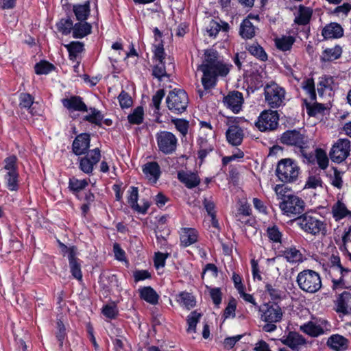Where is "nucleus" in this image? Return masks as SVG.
Instances as JSON below:
<instances>
[{"instance_id":"obj_42","label":"nucleus","mask_w":351,"mask_h":351,"mask_svg":"<svg viewBox=\"0 0 351 351\" xmlns=\"http://www.w3.org/2000/svg\"><path fill=\"white\" fill-rule=\"evenodd\" d=\"M19 173H5L4 179L6 187L11 191H16L19 189Z\"/></svg>"},{"instance_id":"obj_12","label":"nucleus","mask_w":351,"mask_h":351,"mask_svg":"<svg viewBox=\"0 0 351 351\" xmlns=\"http://www.w3.org/2000/svg\"><path fill=\"white\" fill-rule=\"evenodd\" d=\"M350 152V141L347 138H341L331 148L329 156L332 162L341 163L347 158Z\"/></svg>"},{"instance_id":"obj_34","label":"nucleus","mask_w":351,"mask_h":351,"mask_svg":"<svg viewBox=\"0 0 351 351\" xmlns=\"http://www.w3.org/2000/svg\"><path fill=\"white\" fill-rule=\"evenodd\" d=\"M197 144L199 148L198 151V158L201 160V162H203L207 155L213 151L214 147L208 143L206 138L203 137H200L197 140Z\"/></svg>"},{"instance_id":"obj_55","label":"nucleus","mask_w":351,"mask_h":351,"mask_svg":"<svg viewBox=\"0 0 351 351\" xmlns=\"http://www.w3.org/2000/svg\"><path fill=\"white\" fill-rule=\"evenodd\" d=\"M102 313L109 319H114L118 315V310L114 304H106L102 308Z\"/></svg>"},{"instance_id":"obj_62","label":"nucleus","mask_w":351,"mask_h":351,"mask_svg":"<svg viewBox=\"0 0 351 351\" xmlns=\"http://www.w3.org/2000/svg\"><path fill=\"white\" fill-rule=\"evenodd\" d=\"M58 331L56 332V338L59 341V346L60 348L63 346V341L66 337V328L61 320L57 322Z\"/></svg>"},{"instance_id":"obj_4","label":"nucleus","mask_w":351,"mask_h":351,"mask_svg":"<svg viewBox=\"0 0 351 351\" xmlns=\"http://www.w3.org/2000/svg\"><path fill=\"white\" fill-rule=\"evenodd\" d=\"M300 168L291 158L280 160L276 169V175L278 180L284 183L295 182L299 175Z\"/></svg>"},{"instance_id":"obj_25","label":"nucleus","mask_w":351,"mask_h":351,"mask_svg":"<svg viewBox=\"0 0 351 351\" xmlns=\"http://www.w3.org/2000/svg\"><path fill=\"white\" fill-rule=\"evenodd\" d=\"M331 213L336 221H339L346 217L351 218V211L347 208L346 204L341 200H338L332 205Z\"/></svg>"},{"instance_id":"obj_39","label":"nucleus","mask_w":351,"mask_h":351,"mask_svg":"<svg viewBox=\"0 0 351 351\" xmlns=\"http://www.w3.org/2000/svg\"><path fill=\"white\" fill-rule=\"evenodd\" d=\"M34 98L29 93H22L19 95V107L21 108H26L29 110V112L32 115L38 114L34 111V108H32L34 104Z\"/></svg>"},{"instance_id":"obj_23","label":"nucleus","mask_w":351,"mask_h":351,"mask_svg":"<svg viewBox=\"0 0 351 351\" xmlns=\"http://www.w3.org/2000/svg\"><path fill=\"white\" fill-rule=\"evenodd\" d=\"M282 342L292 350H297L299 346L306 343L305 338L296 332H289L287 337Z\"/></svg>"},{"instance_id":"obj_58","label":"nucleus","mask_w":351,"mask_h":351,"mask_svg":"<svg viewBox=\"0 0 351 351\" xmlns=\"http://www.w3.org/2000/svg\"><path fill=\"white\" fill-rule=\"evenodd\" d=\"M154 56L158 62H165V53L163 47V42L161 40L157 45H154Z\"/></svg>"},{"instance_id":"obj_63","label":"nucleus","mask_w":351,"mask_h":351,"mask_svg":"<svg viewBox=\"0 0 351 351\" xmlns=\"http://www.w3.org/2000/svg\"><path fill=\"white\" fill-rule=\"evenodd\" d=\"M332 78L330 76H324L320 77V80L317 85V91L319 94L323 95L325 88H329L330 83L332 82Z\"/></svg>"},{"instance_id":"obj_5","label":"nucleus","mask_w":351,"mask_h":351,"mask_svg":"<svg viewBox=\"0 0 351 351\" xmlns=\"http://www.w3.org/2000/svg\"><path fill=\"white\" fill-rule=\"evenodd\" d=\"M286 91L275 82L267 84L264 88L265 102L270 108H278L285 105Z\"/></svg>"},{"instance_id":"obj_14","label":"nucleus","mask_w":351,"mask_h":351,"mask_svg":"<svg viewBox=\"0 0 351 351\" xmlns=\"http://www.w3.org/2000/svg\"><path fill=\"white\" fill-rule=\"evenodd\" d=\"M264 306L265 309L262 311V320L265 322H280L282 320L283 312L277 303H266Z\"/></svg>"},{"instance_id":"obj_53","label":"nucleus","mask_w":351,"mask_h":351,"mask_svg":"<svg viewBox=\"0 0 351 351\" xmlns=\"http://www.w3.org/2000/svg\"><path fill=\"white\" fill-rule=\"evenodd\" d=\"M118 99L121 108H128L133 103L131 96L123 90L119 94Z\"/></svg>"},{"instance_id":"obj_56","label":"nucleus","mask_w":351,"mask_h":351,"mask_svg":"<svg viewBox=\"0 0 351 351\" xmlns=\"http://www.w3.org/2000/svg\"><path fill=\"white\" fill-rule=\"evenodd\" d=\"M172 122L174 123L176 129L183 135L185 136L188 133L189 130V121L181 119H176L172 120Z\"/></svg>"},{"instance_id":"obj_1","label":"nucleus","mask_w":351,"mask_h":351,"mask_svg":"<svg viewBox=\"0 0 351 351\" xmlns=\"http://www.w3.org/2000/svg\"><path fill=\"white\" fill-rule=\"evenodd\" d=\"M197 69L203 73L202 83L206 90L215 86L219 75L226 76L230 71L228 65L219 60V53L215 49L206 50L204 60Z\"/></svg>"},{"instance_id":"obj_17","label":"nucleus","mask_w":351,"mask_h":351,"mask_svg":"<svg viewBox=\"0 0 351 351\" xmlns=\"http://www.w3.org/2000/svg\"><path fill=\"white\" fill-rule=\"evenodd\" d=\"M337 313L348 315L351 313V292L345 291L339 295L335 301Z\"/></svg>"},{"instance_id":"obj_59","label":"nucleus","mask_w":351,"mask_h":351,"mask_svg":"<svg viewBox=\"0 0 351 351\" xmlns=\"http://www.w3.org/2000/svg\"><path fill=\"white\" fill-rule=\"evenodd\" d=\"M129 196H128V204L130 205L131 208L133 209L134 206L138 204V189L136 186H131L130 190L128 191Z\"/></svg>"},{"instance_id":"obj_16","label":"nucleus","mask_w":351,"mask_h":351,"mask_svg":"<svg viewBox=\"0 0 351 351\" xmlns=\"http://www.w3.org/2000/svg\"><path fill=\"white\" fill-rule=\"evenodd\" d=\"M223 101L227 108L231 110L234 113H238L241 110L244 99L241 93L233 90L229 92L223 97Z\"/></svg>"},{"instance_id":"obj_19","label":"nucleus","mask_w":351,"mask_h":351,"mask_svg":"<svg viewBox=\"0 0 351 351\" xmlns=\"http://www.w3.org/2000/svg\"><path fill=\"white\" fill-rule=\"evenodd\" d=\"M62 105L71 112H87L88 108L80 96H71L62 100Z\"/></svg>"},{"instance_id":"obj_38","label":"nucleus","mask_w":351,"mask_h":351,"mask_svg":"<svg viewBox=\"0 0 351 351\" xmlns=\"http://www.w3.org/2000/svg\"><path fill=\"white\" fill-rule=\"evenodd\" d=\"M246 49L251 55L261 61L265 62L267 60V54L266 53L264 49L258 43L248 45L247 47H246Z\"/></svg>"},{"instance_id":"obj_45","label":"nucleus","mask_w":351,"mask_h":351,"mask_svg":"<svg viewBox=\"0 0 351 351\" xmlns=\"http://www.w3.org/2000/svg\"><path fill=\"white\" fill-rule=\"evenodd\" d=\"M18 158L15 155H10L3 160L4 166L3 169L5 173H19L17 166Z\"/></svg>"},{"instance_id":"obj_60","label":"nucleus","mask_w":351,"mask_h":351,"mask_svg":"<svg viewBox=\"0 0 351 351\" xmlns=\"http://www.w3.org/2000/svg\"><path fill=\"white\" fill-rule=\"evenodd\" d=\"M104 115L102 114L97 113L96 114H86L83 117L82 120L101 127Z\"/></svg>"},{"instance_id":"obj_51","label":"nucleus","mask_w":351,"mask_h":351,"mask_svg":"<svg viewBox=\"0 0 351 351\" xmlns=\"http://www.w3.org/2000/svg\"><path fill=\"white\" fill-rule=\"evenodd\" d=\"M88 184V182L85 179L78 180L75 178H72L69 179V188L73 193H76L84 189Z\"/></svg>"},{"instance_id":"obj_64","label":"nucleus","mask_w":351,"mask_h":351,"mask_svg":"<svg viewBox=\"0 0 351 351\" xmlns=\"http://www.w3.org/2000/svg\"><path fill=\"white\" fill-rule=\"evenodd\" d=\"M274 191L278 196V199L282 201L287 198V196L293 195L292 194L287 195V193L289 191V189L285 186L284 184H276L274 187Z\"/></svg>"},{"instance_id":"obj_36","label":"nucleus","mask_w":351,"mask_h":351,"mask_svg":"<svg viewBox=\"0 0 351 351\" xmlns=\"http://www.w3.org/2000/svg\"><path fill=\"white\" fill-rule=\"evenodd\" d=\"M69 263L72 276L77 280H82V273L81 271V265L76 256H73V252L72 250L69 257Z\"/></svg>"},{"instance_id":"obj_28","label":"nucleus","mask_w":351,"mask_h":351,"mask_svg":"<svg viewBox=\"0 0 351 351\" xmlns=\"http://www.w3.org/2000/svg\"><path fill=\"white\" fill-rule=\"evenodd\" d=\"M143 173L149 180H153L154 183L158 180L161 171L159 165L156 162H149L144 165Z\"/></svg>"},{"instance_id":"obj_43","label":"nucleus","mask_w":351,"mask_h":351,"mask_svg":"<svg viewBox=\"0 0 351 351\" xmlns=\"http://www.w3.org/2000/svg\"><path fill=\"white\" fill-rule=\"evenodd\" d=\"M295 42V38L291 36H282L280 38L276 39V47L283 51L290 50Z\"/></svg>"},{"instance_id":"obj_24","label":"nucleus","mask_w":351,"mask_h":351,"mask_svg":"<svg viewBox=\"0 0 351 351\" xmlns=\"http://www.w3.org/2000/svg\"><path fill=\"white\" fill-rule=\"evenodd\" d=\"M180 235L181 245L184 247L189 246L197 241V231L194 228H183Z\"/></svg>"},{"instance_id":"obj_61","label":"nucleus","mask_w":351,"mask_h":351,"mask_svg":"<svg viewBox=\"0 0 351 351\" xmlns=\"http://www.w3.org/2000/svg\"><path fill=\"white\" fill-rule=\"evenodd\" d=\"M165 95V91L164 89H159L156 91V94L152 97V104L155 107V113H158L160 110V105L162 98Z\"/></svg>"},{"instance_id":"obj_2","label":"nucleus","mask_w":351,"mask_h":351,"mask_svg":"<svg viewBox=\"0 0 351 351\" xmlns=\"http://www.w3.org/2000/svg\"><path fill=\"white\" fill-rule=\"evenodd\" d=\"M297 225L306 234L316 237L326 236L327 234L326 223L307 213L302 214L295 219Z\"/></svg>"},{"instance_id":"obj_41","label":"nucleus","mask_w":351,"mask_h":351,"mask_svg":"<svg viewBox=\"0 0 351 351\" xmlns=\"http://www.w3.org/2000/svg\"><path fill=\"white\" fill-rule=\"evenodd\" d=\"M64 46L68 50L69 58L71 60H74L77 54L84 51V44L81 42L72 41Z\"/></svg>"},{"instance_id":"obj_8","label":"nucleus","mask_w":351,"mask_h":351,"mask_svg":"<svg viewBox=\"0 0 351 351\" xmlns=\"http://www.w3.org/2000/svg\"><path fill=\"white\" fill-rule=\"evenodd\" d=\"M279 114L277 111L265 110L258 117L255 126L261 132L274 131L278 125Z\"/></svg>"},{"instance_id":"obj_18","label":"nucleus","mask_w":351,"mask_h":351,"mask_svg":"<svg viewBox=\"0 0 351 351\" xmlns=\"http://www.w3.org/2000/svg\"><path fill=\"white\" fill-rule=\"evenodd\" d=\"M265 293L268 295L273 303L280 302L286 297L285 291L280 289V286L276 282H267L265 285Z\"/></svg>"},{"instance_id":"obj_52","label":"nucleus","mask_w":351,"mask_h":351,"mask_svg":"<svg viewBox=\"0 0 351 351\" xmlns=\"http://www.w3.org/2000/svg\"><path fill=\"white\" fill-rule=\"evenodd\" d=\"M330 268L334 271L339 270L341 274L343 275V273L348 274L350 270L348 269L344 268L341 265L340 258L338 256L332 255L330 259Z\"/></svg>"},{"instance_id":"obj_37","label":"nucleus","mask_w":351,"mask_h":351,"mask_svg":"<svg viewBox=\"0 0 351 351\" xmlns=\"http://www.w3.org/2000/svg\"><path fill=\"white\" fill-rule=\"evenodd\" d=\"M313 10L307 7L300 6L298 16L295 17L294 22L300 25H307L312 16Z\"/></svg>"},{"instance_id":"obj_30","label":"nucleus","mask_w":351,"mask_h":351,"mask_svg":"<svg viewBox=\"0 0 351 351\" xmlns=\"http://www.w3.org/2000/svg\"><path fill=\"white\" fill-rule=\"evenodd\" d=\"M92 26L86 21H79L74 24L73 29V37L75 38H82L91 33Z\"/></svg>"},{"instance_id":"obj_46","label":"nucleus","mask_w":351,"mask_h":351,"mask_svg":"<svg viewBox=\"0 0 351 351\" xmlns=\"http://www.w3.org/2000/svg\"><path fill=\"white\" fill-rule=\"evenodd\" d=\"M178 298V301L189 310L195 305L194 297L189 293L182 292Z\"/></svg>"},{"instance_id":"obj_49","label":"nucleus","mask_w":351,"mask_h":351,"mask_svg":"<svg viewBox=\"0 0 351 351\" xmlns=\"http://www.w3.org/2000/svg\"><path fill=\"white\" fill-rule=\"evenodd\" d=\"M35 73L38 75H46L55 69V66L47 61L43 60L36 64Z\"/></svg>"},{"instance_id":"obj_44","label":"nucleus","mask_w":351,"mask_h":351,"mask_svg":"<svg viewBox=\"0 0 351 351\" xmlns=\"http://www.w3.org/2000/svg\"><path fill=\"white\" fill-rule=\"evenodd\" d=\"M73 23L69 16L66 19H62L57 23V28L60 32H61L64 35L69 34L71 31L73 29Z\"/></svg>"},{"instance_id":"obj_27","label":"nucleus","mask_w":351,"mask_h":351,"mask_svg":"<svg viewBox=\"0 0 351 351\" xmlns=\"http://www.w3.org/2000/svg\"><path fill=\"white\" fill-rule=\"evenodd\" d=\"M178 180L189 189H193L200 182V179L194 173H187L184 171H179L178 173Z\"/></svg>"},{"instance_id":"obj_6","label":"nucleus","mask_w":351,"mask_h":351,"mask_svg":"<svg viewBox=\"0 0 351 351\" xmlns=\"http://www.w3.org/2000/svg\"><path fill=\"white\" fill-rule=\"evenodd\" d=\"M280 143L290 146H294L300 149L302 155L306 158L308 161H311L313 155L307 156L306 154L304 153V149L307 147L308 141V137L304 134L301 133L300 130H287L282 134L280 138Z\"/></svg>"},{"instance_id":"obj_21","label":"nucleus","mask_w":351,"mask_h":351,"mask_svg":"<svg viewBox=\"0 0 351 351\" xmlns=\"http://www.w3.org/2000/svg\"><path fill=\"white\" fill-rule=\"evenodd\" d=\"M326 345L335 351H345L349 346V340L342 335L335 334L327 340Z\"/></svg>"},{"instance_id":"obj_11","label":"nucleus","mask_w":351,"mask_h":351,"mask_svg":"<svg viewBox=\"0 0 351 351\" xmlns=\"http://www.w3.org/2000/svg\"><path fill=\"white\" fill-rule=\"evenodd\" d=\"M84 155V156L78 158L79 169L84 173L90 175L94 170V166L101 159V151L99 148H95Z\"/></svg>"},{"instance_id":"obj_3","label":"nucleus","mask_w":351,"mask_h":351,"mask_svg":"<svg viewBox=\"0 0 351 351\" xmlns=\"http://www.w3.org/2000/svg\"><path fill=\"white\" fill-rule=\"evenodd\" d=\"M296 282L302 291L314 293L322 287V280L319 274L312 269H304L297 276Z\"/></svg>"},{"instance_id":"obj_32","label":"nucleus","mask_w":351,"mask_h":351,"mask_svg":"<svg viewBox=\"0 0 351 351\" xmlns=\"http://www.w3.org/2000/svg\"><path fill=\"white\" fill-rule=\"evenodd\" d=\"M239 35L245 39H251L255 36V27L248 19H245L241 22Z\"/></svg>"},{"instance_id":"obj_10","label":"nucleus","mask_w":351,"mask_h":351,"mask_svg":"<svg viewBox=\"0 0 351 351\" xmlns=\"http://www.w3.org/2000/svg\"><path fill=\"white\" fill-rule=\"evenodd\" d=\"M280 208L284 214L291 217L302 213L305 208L304 200L297 195L287 196L280 203Z\"/></svg>"},{"instance_id":"obj_50","label":"nucleus","mask_w":351,"mask_h":351,"mask_svg":"<svg viewBox=\"0 0 351 351\" xmlns=\"http://www.w3.org/2000/svg\"><path fill=\"white\" fill-rule=\"evenodd\" d=\"M267 234L269 239L272 242L282 243V234L277 226L274 225L271 227H268L267 229Z\"/></svg>"},{"instance_id":"obj_57","label":"nucleus","mask_w":351,"mask_h":351,"mask_svg":"<svg viewBox=\"0 0 351 351\" xmlns=\"http://www.w3.org/2000/svg\"><path fill=\"white\" fill-rule=\"evenodd\" d=\"M169 256L168 253H162L160 252H156L154 255V266L158 269L159 268L164 267L165 265V261Z\"/></svg>"},{"instance_id":"obj_40","label":"nucleus","mask_w":351,"mask_h":351,"mask_svg":"<svg viewBox=\"0 0 351 351\" xmlns=\"http://www.w3.org/2000/svg\"><path fill=\"white\" fill-rule=\"evenodd\" d=\"M128 122L133 125H140L144 120V110L142 106H138L128 116Z\"/></svg>"},{"instance_id":"obj_31","label":"nucleus","mask_w":351,"mask_h":351,"mask_svg":"<svg viewBox=\"0 0 351 351\" xmlns=\"http://www.w3.org/2000/svg\"><path fill=\"white\" fill-rule=\"evenodd\" d=\"M140 298L147 302L155 305L158 304L159 295L151 287H144L139 289Z\"/></svg>"},{"instance_id":"obj_47","label":"nucleus","mask_w":351,"mask_h":351,"mask_svg":"<svg viewBox=\"0 0 351 351\" xmlns=\"http://www.w3.org/2000/svg\"><path fill=\"white\" fill-rule=\"evenodd\" d=\"M315 158L319 167L322 169H326L328 166V158L326 152L322 148H316Z\"/></svg>"},{"instance_id":"obj_15","label":"nucleus","mask_w":351,"mask_h":351,"mask_svg":"<svg viewBox=\"0 0 351 351\" xmlns=\"http://www.w3.org/2000/svg\"><path fill=\"white\" fill-rule=\"evenodd\" d=\"M90 143V136L88 133H82L76 136L72 143V152L76 156L88 153Z\"/></svg>"},{"instance_id":"obj_54","label":"nucleus","mask_w":351,"mask_h":351,"mask_svg":"<svg viewBox=\"0 0 351 351\" xmlns=\"http://www.w3.org/2000/svg\"><path fill=\"white\" fill-rule=\"evenodd\" d=\"M207 288L209 289L210 296L214 304L219 308L222 300V293L220 288H210L208 287Z\"/></svg>"},{"instance_id":"obj_13","label":"nucleus","mask_w":351,"mask_h":351,"mask_svg":"<svg viewBox=\"0 0 351 351\" xmlns=\"http://www.w3.org/2000/svg\"><path fill=\"white\" fill-rule=\"evenodd\" d=\"M62 8L68 14L72 7L73 12L75 16L76 20L78 21H86L90 14V1H86L83 4L77 3L71 5L67 2V0H61Z\"/></svg>"},{"instance_id":"obj_9","label":"nucleus","mask_w":351,"mask_h":351,"mask_svg":"<svg viewBox=\"0 0 351 351\" xmlns=\"http://www.w3.org/2000/svg\"><path fill=\"white\" fill-rule=\"evenodd\" d=\"M158 147L160 152L167 155L176 152L178 145L176 136L168 131H160L156 134Z\"/></svg>"},{"instance_id":"obj_48","label":"nucleus","mask_w":351,"mask_h":351,"mask_svg":"<svg viewBox=\"0 0 351 351\" xmlns=\"http://www.w3.org/2000/svg\"><path fill=\"white\" fill-rule=\"evenodd\" d=\"M201 317V313H197V311H193L189 315L186 319L188 324L187 332H195L197 324Z\"/></svg>"},{"instance_id":"obj_35","label":"nucleus","mask_w":351,"mask_h":351,"mask_svg":"<svg viewBox=\"0 0 351 351\" xmlns=\"http://www.w3.org/2000/svg\"><path fill=\"white\" fill-rule=\"evenodd\" d=\"M152 74L159 82H162L165 80L167 82L170 81L171 75L166 71L165 62H158V64L154 65L152 68Z\"/></svg>"},{"instance_id":"obj_7","label":"nucleus","mask_w":351,"mask_h":351,"mask_svg":"<svg viewBox=\"0 0 351 351\" xmlns=\"http://www.w3.org/2000/svg\"><path fill=\"white\" fill-rule=\"evenodd\" d=\"M166 103L169 110L175 114H180L188 106L189 97L183 89H176L170 91L167 97Z\"/></svg>"},{"instance_id":"obj_20","label":"nucleus","mask_w":351,"mask_h":351,"mask_svg":"<svg viewBox=\"0 0 351 351\" xmlns=\"http://www.w3.org/2000/svg\"><path fill=\"white\" fill-rule=\"evenodd\" d=\"M228 142L234 146H238L241 144L244 136L243 130L238 125H233L229 126L226 132Z\"/></svg>"},{"instance_id":"obj_33","label":"nucleus","mask_w":351,"mask_h":351,"mask_svg":"<svg viewBox=\"0 0 351 351\" xmlns=\"http://www.w3.org/2000/svg\"><path fill=\"white\" fill-rule=\"evenodd\" d=\"M342 53V49L340 46L336 45L332 48H327L323 51L321 56L322 62H330L340 58Z\"/></svg>"},{"instance_id":"obj_22","label":"nucleus","mask_w":351,"mask_h":351,"mask_svg":"<svg viewBox=\"0 0 351 351\" xmlns=\"http://www.w3.org/2000/svg\"><path fill=\"white\" fill-rule=\"evenodd\" d=\"M322 35L325 39L339 38L343 36V29L337 23H330L323 28Z\"/></svg>"},{"instance_id":"obj_29","label":"nucleus","mask_w":351,"mask_h":351,"mask_svg":"<svg viewBox=\"0 0 351 351\" xmlns=\"http://www.w3.org/2000/svg\"><path fill=\"white\" fill-rule=\"evenodd\" d=\"M300 329L304 333L316 337L324 334V329L321 325H317L315 323L310 321L300 326Z\"/></svg>"},{"instance_id":"obj_26","label":"nucleus","mask_w":351,"mask_h":351,"mask_svg":"<svg viewBox=\"0 0 351 351\" xmlns=\"http://www.w3.org/2000/svg\"><path fill=\"white\" fill-rule=\"evenodd\" d=\"M282 256L290 263H300L304 261L303 254L295 246L286 248L282 252Z\"/></svg>"}]
</instances>
